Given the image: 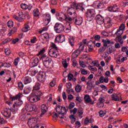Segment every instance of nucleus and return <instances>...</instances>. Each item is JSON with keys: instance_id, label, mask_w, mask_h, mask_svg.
I'll list each match as a JSON object with an SVG mask.
<instances>
[{"instance_id": "nucleus-42", "label": "nucleus", "mask_w": 128, "mask_h": 128, "mask_svg": "<svg viewBox=\"0 0 128 128\" xmlns=\"http://www.w3.org/2000/svg\"><path fill=\"white\" fill-rule=\"evenodd\" d=\"M15 32H16V28H13L12 30L10 32L8 33V36H10L14 34H15Z\"/></svg>"}, {"instance_id": "nucleus-64", "label": "nucleus", "mask_w": 128, "mask_h": 128, "mask_svg": "<svg viewBox=\"0 0 128 128\" xmlns=\"http://www.w3.org/2000/svg\"><path fill=\"white\" fill-rule=\"evenodd\" d=\"M4 64V68H10L12 66V64L10 63L5 62Z\"/></svg>"}, {"instance_id": "nucleus-37", "label": "nucleus", "mask_w": 128, "mask_h": 128, "mask_svg": "<svg viewBox=\"0 0 128 128\" xmlns=\"http://www.w3.org/2000/svg\"><path fill=\"white\" fill-rule=\"evenodd\" d=\"M69 42H70L71 46H72V48H74V38H70Z\"/></svg>"}, {"instance_id": "nucleus-11", "label": "nucleus", "mask_w": 128, "mask_h": 128, "mask_svg": "<svg viewBox=\"0 0 128 128\" xmlns=\"http://www.w3.org/2000/svg\"><path fill=\"white\" fill-rule=\"evenodd\" d=\"M58 49H56L55 50H54V48L50 49L48 52L49 56L51 58H57L58 54Z\"/></svg>"}, {"instance_id": "nucleus-46", "label": "nucleus", "mask_w": 128, "mask_h": 128, "mask_svg": "<svg viewBox=\"0 0 128 128\" xmlns=\"http://www.w3.org/2000/svg\"><path fill=\"white\" fill-rule=\"evenodd\" d=\"M44 52H46V50L44 49H42V50H40L38 54H37V56H42V54H44Z\"/></svg>"}, {"instance_id": "nucleus-13", "label": "nucleus", "mask_w": 128, "mask_h": 128, "mask_svg": "<svg viewBox=\"0 0 128 128\" xmlns=\"http://www.w3.org/2000/svg\"><path fill=\"white\" fill-rule=\"evenodd\" d=\"M96 21L98 24H102L104 22V18L100 14L96 16Z\"/></svg>"}, {"instance_id": "nucleus-52", "label": "nucleus", "mask_w": 128, "mask_h": 128, "mask_svg": "<svg viewBox=\"0 0 128 128\" xmlns=\"http://www.w3.org/2000/svg\"><path fill=\"white\" fill-rule=\"evenodd\" d=\"M82 114H84V109H82V108H80L78 110V114L79 116H82Z\"/></svg>"}, {"instance_id": "nucleus-41", "label": "nucleus", "mask_w": 128, "mask_h": 128, "mask_svg": "<svg viewBox=\"0 0 128 128\" xmlns=\"http://www.w3.org/2000/svg\"><path fill=\"white\" fill-rule=\"evenodd\" d=\"M84 8V4L82 3L78 4L76 6V10H82Z\"/></svg>"}, {"instance_id": "nucleus-36", "label": "nucleus", "mask_w": 128, "mask_h": 128, "mask_svg": "<svg viewBox=\"0 0 128 128\" xmlns=\"http://www.w3.org/2000/svg\"><path fill=\"white\" fill-rule=\"evenodd\" d=\"M75 90L76 92H82V86L80 84L77 85L75 88Z\"/></svg>"}, {"instance_id": "nucleus-27", "label": "nucleus", "mask_w": 128, "mask_h": 128, "mask_svg": "<svg viewBox=\"0 0 128 128\" xmlns=\"http://www.w3.org/2000/svg\"><path fill=\"white\" fill-rule=\"evenodd\" d=\"M32 90V88H28V87H26L23 92V94H28L30 92V91Z\"/></svg>"}, {"instance_id": "nucleus-23", "label": "nucleus", "mask_w": 128, "mask_h": 128, "mask_svg": "<svg viewBox=\"0 0 128 128\" xmlns=\"http://www.w3.org/2000/svg\"><path fill=\"white\" fill-rule=\"evenodd\" d=\"M32 14L34 18H40V12L38 9L36 8L33 10Z\"/></svg>"}, {"instance_id": "nucleus-62", "label": "nucleus", "mask_w": 128, "mask_h": 128, "mask_svg": "<svg viewBox=\"0 0 128 128\" xmlns=\"http://www.w3.org/2000/svg\"><path fill=\"white\" fill-rule=\"evenodd\" d=\"M80 64L82 68H84L85 66H86V65L84 63L83 61H80Z\"/></svg>"}, {"instance_id": "nucleus-21", "label": "nucleus", "mask_w": 128, "mask_h": 128, "mask_svg": "<svg viewBox=\"0 0 128 128\" xmlns=\"http://www.w3.org/2000/svg\"><path fill=\"white\" fill-rule=\"evenodd\" d=\"M55 40L56 42H64V36H58L56 38Z\"/></svg>"}, {"instance_id": "nucleus-24", "label": "nucleus", "mask_w": 128, "mask_h": 128, "mask_svg": "<svg viewBox=\"0 0 128 128\" xmlns=\"http://www.w3.org/2000/svg\"><path fill=\"white\" fill-rule=\"evenodd\" d=\"M40 86H42V83L37 82L36 83L34 86L33 87V90H38L40 88Z\"/></svg>"}, {"instance_id": "nucleus-54", "label": "nucleus", "mask_w": 128, "mask_h": 128, "mask_svg": "<svg viewBox=\"0 0 128 128\" xmlns=\"http://www.w3.org/2000/svg\"><path fill=\"white\" fill-rule=\"evenodd\" d=\"M44 22H43V24L44 26H48L50 22V21L48 20H43Z\"/></svg>"}, {"instance_id": "nucleus-33", "label": "nucleus", "mask_w": 128, "mask_h": 128, "mask_svg": "<svg viewBox=\"0 0 128 128\" xmlns=\"http://www.w3.org/2000/svg\"><path fill=\"white\" fill-rule=\"evenodd\" d=\"M104 84V76H101L99 78V82L98 81L96 82V86H98V84Z\"/></svg>"}, {"instance_id": "nucleus-51", "label": "nucleus", "mask_w": 128, "mask_h": 128, "mask_svg": "<svg viewBox=\"0 0 128 128\" xmlns=\"http://www.w3.org/2000/svg\"><path fill=\"white\" fill-rule=\"evenodd\" d=\"M81 74L84 76H86V74H88V70H86V69H82L81 70Z\"/></svg>"}, {"instance_id": "nucleus-2", "label": "nucleus", "mask_w": 128, "mask_h": 128, "mask_svg": "<svg viewBox=\"0 0 128 128\" xmlns=\"http://www.w3.org/2000/svg\"><path fill=\"white\" fill-rule=\"evenodd\" d=\"M67 13L69 16H74L71 17L72 20L76 26H81L82 24V17L78 16L76 17V10L74 8H70L67 10Z\"/></svg>"}, {"instance_id": "nucleus-50", "label": "nucleus", "mask_w": 128, "mask_h": 128, "mask_svg": "<svg viewBox=\"0 0 128 128\" xmlns=\"http://www.w3.org/2000/svg\"><path fill=\"white\" fill-rule=\"evenodd\" d=\"M70 112L71 114L73 113V114L74 115L78 112V108H74L73 110H71Z\"/></svg>"}, {"instance_id": "nucleus-25", "label": "nucleus", "mask_w": 128, "mask_h": 128, "mask_svg": "<svg viewBox=\"0 0 128 128\" xmlns=\"http://www.w3.org/2000/svg\"><path fill=\"white\" fill-rule=\"evenodd\" d=\"M112 100H114L115 102L120 101V98L118 96V94H116V93H114L112 95Z\"/></svg>"}, {"instance_id": "nucleus-8", "label": "nucleus", "mask_w": 128, "mask_h": 128, "mask_svg": "<svg viewBox=\"0 0 128 128\" xmlns=\"http://www.w3.org/2000/svg\"><path fill=\"white\" fill-rule=\"evenodd\" d=\"M38 106L32 105V104H27L25 106L26 110L28 112H36V110H38Z\"/></svg>"}, {"instance_id": "nucleus-43", "label": "nucleus", "mask_w": 128, "mask_h": 128, "mask_svg": "<svg viewBox=\"0 0 128 128\" xmlns=\"http://www.w3.org/2000/svg\"><path fill=\"white\" fill-rule=\"evenodd\" d=\"M48 110V109H41L42 112L40 114V118L42 117V116H44Z\"/></svg>"}, {"instance_id": "nucleus-9", "label": "nucleus", "mask_w": 128, "mask_h": 128, "mask_svg": "<svg viewBox=\"0 0 128 128\" xmlns=\"http://www.w3.org/2000/svg\"><path fill=\"white\" fill-rule=\"evenodd\" d=\"M42 62L44 66L48 68L52 66V58L48 57L46 58H44L42 59Z\"/></svg>"}, {"instance_id": "nucleus-12", "label": "nucleus", "mask_w": 128, "mask_h": 128, "mask_svg": "<svg viewBox=\"0 0 128 128\" xmlns=\"http://www.w3.org/2000/svg\"><path fill=\"white\" fill-rule=\"evenodd\" d=\"M104 4L102 2L100 1H96L94 2L93 4V6L95 8H97L98 10H100V8H104Z\"/></svg>"}, {"instance_id": "nucleus-29", "label": "nucleus", "mask_w": 128, "mask_h": 128, "mask_svg": "<svg viewBox=\"0 0 128 128\" xmlns=\"http://www.w3.org/2000/svg\"><path fill=\"white\" fill-rule=\"evenodd\" d=\"M14 18L16 20H18V22H22L24 20V18L22 17H18L16 15L14 16Z\"/></svg>"}, {"instance_id": "nucleus-10", "label": "nucleus", "mask_w": 128, "mask_h": 128, "mask_svg": "<svg viewBox=\"0 0 128 128\" xmlns=\"http://www.w3.org/2000/svg\"><path fill=\"white\" fill-rule=\"evenodd\" d=\"M50 36H48V33H44L43 34H42L40 36V40L42 44H46L48 42V38Z\"/></svg>"}, {"instance_id": "nucleus-30", "label": "nucleus", "mask_w": 128, "mask_h": 128, "mask_svg": "<svg viewBox=\"0 0 128 128\" xmlns=\"http://www.w3.org/2000/svg\"><path fill=\"white\" fill-rule=\"evenodd\" d=\"M28 30H30V27L28 25L25 26L22 28V32H28Z\"/></svg>"}, {"instance_id": "nucleus-4", "label": "nucleus", "mask_w": 128, "mask_h": 128, "mask_svg": "<svg viewBox=\"0 0 128 128\" xmlns=\"http://www.w3.org/2000/svg\"><path fill=\"white\" fill-rule=\"evenodd\" d=\"M57 18L62 22V20H66V22H72V18L70 16H67L64 13L62 12L56 14Z\"/></svg>"}, {"instance_id": "nucleus-35", "label": "nucleus", "mask_w": 128, "mask_h": 128, "mask_svg": "<svg viewBox=\"0 0 128 128\" xmlns=\"http://www.w3.org/2000/svg\"><path fill=\"white\" fill-rule=\"evenodd\" d=\"M38 72V69H32L30 70V74L32 76H36Z\"/></svg>"}, {"instance_id": "nucleus-31", "label": "nucleus", "mask_w": 128, "mask_h": 128, "mask_svg": "<svg viewBox=\"0 0 128 128\" xmlns=\"http://www.w3.org/2000/svg\"><path fill=\"white\" fill-rule=\"evenodd\" d=\"M87 46H88V48H95L96 44H94V42L90 41L87 44Z\"/></svg>"}, {"instance_id": "nucleus-20", "label": "nucleus", "mask_w": 128, "mask_h": 128, "mask_svg": "<svg viewBox=\"0 0 128 128\" xmlns=\"http://www.w3.org/2000/svg\"><path fill=\"white\" fill-rule=\"evenodd\" d=\"M20 7L22 10H30L32 8V6L31 4L28 5L26 4H22Z\"/></svg>"}, {"instance_id": "nucleus-34", "label": "nucleus", "mask_w": 128, "mask_h": 128, "mask_svg": "<svg viewBox=\"0 0 128 128\" xmlns=\"http://www.w3.org/2000/svg\"><path fill=\"white\" fill-rule=\"evenodd\" d=\"M43 20H49L50 22V20H51L50 15L49 14H44L43 16Z\"/></svg>"}, {"instance_id": "nucleus-17", "label": "nucleus", "mask_w": 128, "mask_h": 128, "mask_svg": "<svg viewBox=\"0 0 128 128\" xmlns=\"http://www.w3.org/2000/svg\"><path fill=\"white\" fill-rule=\"evenodd\" d=\"M86 84L87 88H88L90 90H92V88H95L96 86L94 82L90 80L87 82Z\"/></svg>"}, {"instance_id": "nucleus-48", "label": "nucleus", "mask_w": 128, "mask_h": 128, "mask_svg": "<svg viewBox=\"0 0 128 128\" xmlns=\"http://www.w3.org/2000/svg\"><path fill=\"white\" fill-rule=\"evenodd\" d=\"M4 52L6 56H10L12 52H10V48H6L4 50Z\"/></svg>"}, {"instance_id": "nucleus-56", "label": "nucleus", "mask_w": 128, "mask_h": 128, "mask_svg": "<svg viewBox=\"0 0 128 128\" xmlns=\"http://www.w3.org/2000/svg\"><path fill=\"white\" fill-rule=\"evenodd\" d=\"M72 83H70V82L66 84V87L67 88H68V90L72 88Z\"/></svg>"}, {"instance_id": "nucleus-57", "label": "nucleus", "mask_w": 128, "mask_h": 128, "mask_svg": "<svg viewBox=\"0 0 128 128\" xmlns=\"http://www.w3.org/2000/svg\"><path fill=\"white\" fill-rule=\"evenodd\" d=\"M38 40L36 37L34 36L30 40L32 44H36V42Z\"/></svg>"}, {"instance_id": "nucleus-14", "label": "nucleus", "mask_w": 128, "mask_h": 128, "mask_svg": "<svg viewBox=\"0 0 128 128\" xmlns=\"http://www.w3.org/2000/svg\"><path fill=\"white\" fill-rule=\"evenodd\" d=\"M108 12H120V8L116 5H114L113 6H110L108 8Z\"/></svg>"}, {"instance_id": "nucleus-61", "label": "nucleus", "mask_w": 128, "mask_h": 128, "mask_svg": "<svg viewBox=\"0 0 128 128\" xmlns=\"http://www.w3.org/2000/svg\"><path fill=\"white\" fill-rule=\"evenodd\" d=\"M72 78H74V75L72 74H69L68 75V80H72Z\"/></svg>"}, {"instance_id": "nucleus-60", "label": "nucleus", "mask_w": 128, "mask_h": 128, "mask_svg": "<svg viewBox=\"0 0 128 128\" xmlns=\"http://www.w3.org/2000/svg\"><path fill=\"white\" fill-rule=\"evenodd\" d=\"M48 30V27L45 26L42 28V29L41 31H40V34H42V32H46V30Z\"/></svg>"}, {"instance_id": "nucleus-22", "label": "nucleus", "mask_w": 128, "mask_h": 128, "mask_svg": "<svg viewBox=\"0 0 128 128\" xmlns=\"http://www.w3.org/2000/svg\"><path fill=\"white\" fill-rule=\"evenodd\" d=\"M68 111V110L66 108V107H64L62 106H61V108L60 109V110H56V112H58V114H66V112Z\"/></svg>"}, {"instance_id": "nucleus-28", "label": "nucleus", "mask_w": 128, "mask_h": 128, "mask_svg": "<svg viewBox=\"0 0 128 128\" xmlns=\"http://www.w3.org/2000/svg\"><path fill=\"white\" fill-rule=\"evenodd\" d=\"M122 34H124V31L118 29L117 30V32H116L115 34L117 36L118 38H120V36Z\"/></svg>"}, {"instance_id": "nucleus-63", "label": "nucleus", "mask_w": 128, "mask_h": 128, "mask_svg": "<svg viewBox=\"0 0 128 128\" xmlns=\"http://www.w3.org/2000/svg\"><path fill=\"white\" fill-rule=\"evenodd\" d=\"M102 36H108L110 35V34H108V33L107 32H106L104 31L102 32Z\"/></svg>"}, {"instance_id": "nucleus-47", "label": "nucleus", "mask_w": 128, "mask_h": 128, "mask_svg": "<svg viewBox=\"0 0 128 128\" xmlns=\"http://www.w3.org/2000/svg\"><path fill=\"white\" fill-rule=\"evenodd\" d=\"M20 57H18L17 58H16L15 60H14V65L16 66H18V62H20Z\"/></svg>"}, {"instance_id": "nucleus-15", "label": "nucleus", "mask_w": 128, "mask_h": 128, "mask_svg": "<svg viewBox=\"0 0 128 128\" xmlns=\"http://www.w3.org/2000/svg\"><path fill=\"white\" fill-rule=\"evenodd\" d=\"M112 26V18H106L104 22V26L106 28H110Z\"/></svg>"}, {"instance_id": "nucleus-1", "label": "nucleus", "mask_w": 128, "mask_h": 128, "mask_svg": "<svg viewBox=\"0 0 128 128\" xmlns=\"http://www.w3.org/2000/svg\"><path fill=\"white\" fill-rule=\"evenodd\" d=\"M22 98V93H19L16 96L10 97V100H12V102L7 101L6 102V104H8V106H12V102H14V100H18L16 102H14L12 108H11L12 111L14 114H16V112H18V108L24 104V102L20 100Z\"/></svg>"}, {"instance_id": "nucleus-5", "label": "nucleus", "mask_w": 128, "mask_h": 128, "mask_svg": "<svg viewBox=\"0 0 128 128\" xmlns=\"http://www.w3.org/2000/svg\"><path fill=\"white\" fill-rule=\"evenodd\" d=\"M87 20L92 22L96 16V10L94 9H88L86 11Z\"/></svg>"}, {"instance_id": "nucleus-53", "label": "nucleus", "mask_w": 128, "mask_h": 128, "mask_svg": "<svg viewBox=\"0 0 128 128\" xmlns=\"http://www.w3.org/2000/svg\"><path fill=\"white\" fill-rule=\"evenodd\" d=\"M104 103H102V102H98L96 104V106H98V108H102L103 106H104Z\"/></svg>"}, {"instance_id": "nucleus-6", "label": "nucleus", "mask_w": 128, "mask_h": 128, "mask_svg": "<svg viewBox=\"0 0 128 128\" xmlns=\"http://www.w3.org/2000/svg\"><path fill=\"white\" fill-rule=\"evenodd\" d=\"M54 30L56 34H60L64 30V26L60 23H56L54 26Z\"/></svg>"}, {"instance_id": "nucleus-18", "label": "nucleus", "mask_w": 128, "mask_h": 128, "mask_svg": "<svg viewBox=\"0 0 128 128\" xmlns=\"http://www.w3.org/2000/svg\"><path fill=\"white\" fill-rule=\"evenodd\" d=\"M11 112L13 114H15L16 113H14L12 111V108L10 109L8 108L7 111L4 112V116L6 118H10Z\"/></svg>"}, {"instance_id": "nucleus-58", "label": "nucleus", "mask_w": 128, "mask_h": 128, "mask_svg": "<svg viewBox=\"0 0 128 128\" xmlns=\"http://www.w3.org/2000/svg\"><path fill=\"white\" fill-rule=\"evenodd\" d=\"M18 16H20V18H25L26 16L24 15V12H20L18 13Z\"/></svg>"}, {"instance_id": "nucleus-59", "label": "nucleus", "mask_w": 128, "mask_h": 128, "mask_svg": "<svg viewBox=\"0 0 128 128\" xmlns=\"http://www.w3.org/2000/svg\"><path fill=\"white\" fill-rule=\"evenodd\" d=\"M72 66H78V62H76V60H73Z\"/></svg>"}, {"instance_id": "nucleus-44", "label": "nucleus", "mask_w": 128, "mask_h": 128, "mask_svg": "<svg viewBox=\"0 0 128 128\" xmlns=\"http://www.w3.org/2000/svg\"><path fill=\"white\" fill-rule=\"evenodd\" d=\"M7 26L8 28H11L14 26V22L10 20L7 22Z\"/></svg>"}, {"instance_id": "nucleus-26", "label": "nucleus", "mask_w": 128, "mask_h": 128, "mask_svg": "<svg viewBox=\"0 0 128 128\" xmlns=\"http://www.w3.org/2000/svg\"><path fill=\"white\" fill-rule=\"evenodd\" d=\"M32 82V78L30 76H26L24 79V84H30Z\"/></svg>"}, {"instance_id": "nucleus-32", "label": "nucleus", "mask_w": 128, "mask_h": 128, "mask_svg": "<svg viewBox=\"0 0 128 128\" xmlns=\"http://www.w3.org/2000/svg\"><path fill=\"white\" fill-rule=\"evenodd\" d=\"M102 42H103L104 46H108V44H110V40L103 39L102 40Z\"/></svg>"}, {"instance_id": "nucleus-49", "label": "nucleus", "mask_w": 128, "mask_h": 128, "mask_svg": "<svg viewBox=\"0 0 128 128\" xmlns=\"http://www.w3.org/2000/svg\"><path fill=\"white\" fill-rule=\"evenodd\" d=\"M126 26L124 25V24H122L119 27V30H122V32H124V30Z\"/></svg>"}, {"instance_id": "nucleus-55", "label": "nucleus", "mask_w": 128, "mask_h": 128, "mask_svg": "<svg viewBox=\"0 0 128 128\" xmlns=\"http://www.w3.org/2000/svg\"><path fill=\"white\" fill-rule=\"evenodd\" d=\"M50 48H58V46L54 42H52L50 45Z\"/></svg>"}, {"instance_id": "nucleus-3", "label": "nucleus", "mask_w": 128, "mask_h": 128, "mask_svg": "<svg viewBox=\"0 0 128 128\" xmlns=\"http://www.w3.org/2000/svg\"><path fill=\"white\" fill-rule=\"evenodd\" d=\"M42 96V93L40 92H36L30 95V101L31 102H36L40 100V96Z\"/></svg>"}, {"instance_id": "nucleus-45", "label": "nucleus", "mask_w": 128, "mask_h": 128, "mask_svg": "<svg viewBox=\"0 0 128 128\" xmlns=\"http://www.w3.org/2000/svg\"><path fill=\"white\" fill-rule=\"evenodd\" d=\"M74 103L72 102L68 106H66V108H68H68L69 110H72V108H74Z\"/></svg>"}, {"instance_id": "nucleus-19", "label": "nucleus", "mask_w": 128, "mask_h": 128, "mask_svg": "<svg viewBox=\"0 0 128 128\" xmlns=\"http://www.w3.org/2000/svg\"><path fill=\"white\" fill-rule=\"evenodd\" d=\"M79 48H86V46H88L86 44V39H84L80 42L79 44Z\"/></svg>"}, {"instance_id": "nucleus-7", "label": "nucleus", "mask_w": 128, "mask_h": 128, "mask_svg": "<svg viewBox=\"0 0 128 128\" xmlns=\"http://www.w3.org/2000/svg\"><path fill=\"white\" fill-rule=\"evenodd\" d=\"M38 80L41 82V84H44L46 82V74L45 72H40L38 74Z\"/></svg>"}, {"instance_id": "nucleus-38", "label": "nucleus", "mask_w": 128, "mask_h": 128, "mask_svg": "<svg viewBox=\"0 0 128 128\" xmlns=\"http://www.w3.org/2000/svg\"><path fill=\"white\" fill-rule=\"evenodd\" d=\"M24 84L22 82H18V88L20 90H24Z\"/></svg>"}, {"instance_id": "nucleus-39", "label": "nucleus", "mask_w": 128, "mask_h": 128, "mask_svg": "<svg viewBox=\"0 0 128 128\" xmlns=\"http://www.w3.org/2000/svg\"><path fill=\"white\" fill-rule=\"evenodd\" d=\"M106 114V110L104 111L102 110H101L99 112L100 116V118H103V116H104V115Z\"/></svg>"}, {"instance_id": "nucleus-40", "label": "nucleus", "mask_w": 128, "mask_h": 128, "mask_svg": "<svg viewBox=\"0 0 128 128\" xmlns=\"http://www.w3.org/2000/svg\"><path fill=\"white\" fill-rule=\"evenodd\" d=\"M85 102H92V100L90 99V97L89 96L86 95L84 98Z\"/></svg>"}, {"instance_id": "nucleus-16", "label": "nucleus", "mask_w": 128, "mask_h": 128, "mask_svg": "<svg viewBox=\"0 0 128 128\" xmlns=\"http://www.w3.org/2000/svg\"><path fill=\"white\" fill-rule=\"evenodd\" d=\"M70 24H72V21H67V22H66L65 32H70V30H72V26H70Z\"/></svg>"}]
</instances>
